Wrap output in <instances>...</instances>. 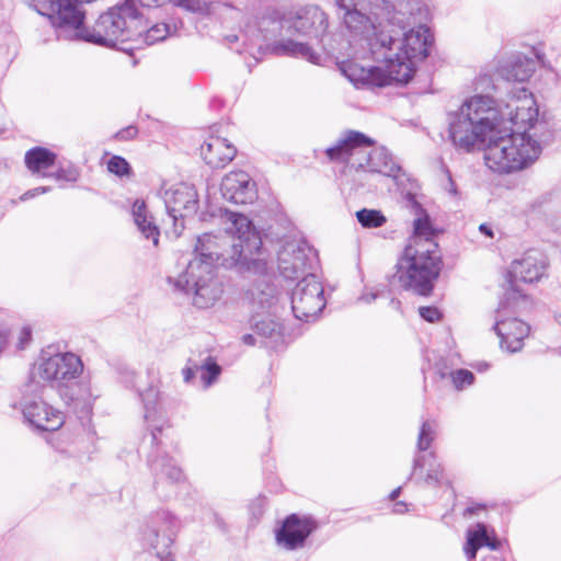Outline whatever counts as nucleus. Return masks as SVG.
Returning a JSON list of instances; mask_svg holds the SVG:
<instances>
[{
    "instance_id": "obj_52",
    "label": "nucleus",
    "mask_w": 561,
    "mask_h": 561,
    "mask_svg": "<svg viewBox=\"0 0 561 561\" xmlns=\"http://www.w3.org/2000/svg\"><path fill=\"white\" fill-rule=\"evenodd\" d=\"M377 298V294H365L363 295L359 299L367 302V304H370L371 301H374L375 299Z\"/></svg>"
},
{
    "instance_id": "obj_11",
    "label": "nucleus",
    "mask_w": 561,
    "mask_h": 561,
    "mask_svg": "<svg viewBox=\"0 0 561 561\" xmlns=\"http://www.w3.org/2000/svg\"><path fill=\"white\" fill-rule=\"evenodd\" d=\"M179 528L180 522L170 512H156L141 526L140 540L158 558L170 556Z\"/></svg>"
},
{
    "instance_id": "obj_36",
    "label": "nucleus",
    "mask_w": 561,
    "mask_h": 561,
    "mask_svg": "<svg viewBox=\"0 0 561 561\" xmlns=\"http://www.w3.org/2000/svg\"><path fill=\"white\" fill-rule=\"evenodd\" d=\"M356 218L364 228H379L387 221L380 210L368 208L356 211Z\"/></svg>"
},
{
    "instance_id": "obj_56",
    "label": "nucleus",
    "mask_w": 561,
    "mask_h": 561,
    "mask_svg": "<svg viewBox=\"0 0 561 561\" xmlns=\"http://www.w3.org/2000/svg\"><path fill=\"white\" fill-rule=\"evenodd\" d=\"M161 561H174L172 559L169 558V556H162V558H160Z\"/></svg>"
},
{
    "instance_id": "obj_29",
    "label": "nucleus",
    "mask_w": 561,
    "mask_h": 561,
    "mask_svg": "<svg viewBox=\"0 0 561 561\" xmlns=\"http://www.w3.org/2000/svg\"><path fill=\"white\" fill-rule=\"evenodd\" d=\"M201 156L211 168H222L236 156V149L227 139L210 137L201 146Z\"/></svg>"
},
{
    "instance_id": "obj_3",
    "label": "nucleus",
    "mask_w": 561,
    "mask_h": 561,
    "mask_svg": "<svg viewBox=\"0 0 561 561\" xmlns=\"http://www.w3.org/2000/svg\"><path fill=\"white\" fill-rule=\"evenodd\" d=\"M26 1L39 14L48 16L58 37L65 39L114 46L118 41L125 42L141 35L147 26L135 0H126L101 14L92 30L84 25V11L76 0Z\"/></svg>"
},
{
    "instance_id": "obj_26",
    "label": "nucleus",
    "mask_w": 561,
    "mask_h": 561,
    "mask_svg": "<svg viewBox=\"0 0 561 561\" xmlns=\"http://www.w3.org/2000/svg\"><path fill=\"white\" fill-rule=\"evenodd\" d=\"M466 538L463 551L469 561L476 559L478 550L482 547H488L493 551L501 547V541L494 530L483 523H477L473 527H470L467 530Z\"/></svg>"
},
{
    "instance_id": "obj_38",
    "label": "nucleus",
    "mask_w": 561,
    "mask_h": 561,
    "mask_svg": "<svg viewBox=\"0 0 561 561\" xmlns=\"http://www.w3.org/2000/svg\"><path fill=\"white\" fill-rule=\"evenodd\" d=\"M108 172L117 176H129L131 167L126 159L121 156H113L107 162Z\"/></svg>"
},
{
    "instance_id": "obj_13",
    "label": "nucleus",
    "mask_w": 561,
    "mask_h": 561,
    "mask_svg": "<svg viewBox=\"0 0 561 561\" xmlns=\"http://www.w3.org/2000/svg\"><path fill=\"white\" fill-rule=\"evenodd\" d=\"M323 287L312 273L297 283L291 293V309L299 320L314 319L324 308Z\"/></svg>"
},
{
    "instance_id": "obj_45",
    "label": "nucleus",
    "mask_w": 561,
    "mask_h": 561,
    "mask_svg": "<svg viewBox=\"0 0 561 561\" xmlns=\"http://www.w3.org/2000/svg\"><path fill=\"white\" fill-rule=\"evenodd\" d=\"M50 191V187L49 186H39V187H36V188H33V190H28L27 192H25L21 197L20 199L21 201H27L30 198H33L39 194H44V193H47Z\"/></svg>"
},
{
    "instance_id": "obj_40",
    "label": "nucleus",
    "mask_w": 561,
    "mask_h": 561,
    "mask_svg": "<svg viewBox=\"0 0 561 561\" xmlns=\"http://www.w3.org/2000/svg\"><path fill=\"white\" fill-rule=\"evenodd\" d=\"M170 2L193 13H204L207 11V3L204 0H170Z\"/></svg>"
},
{
    "instance_id": "obj_1",
    "label": "nucleus",
    "mask_w": 561,
    "mask_h": 561,
    "mask_svg": "<svg viewBox=\"0 0 561 561\" xmlns=\"http://www.w3.org/2000/svg\"><path fill=\"white\" fill-rule=\"evenodd\" d=\"M225 234L204 233L195 247L197 256L210 268L224 266L236 268L251 284L245 289V298L259 307H268L274 301V288L268 276L270 254L263 248L259 231L252 221L242 214L225 210L221 216Z\"/></svg>"
},
{
    "instance_id": "obj_58",
    "label": "nucleus",
    "mask_w": 561,
    "mask_h": 561,
    "mask_svg": "<svg viewBox=\"0 0 561 561\" xmlns=\"http://www.w3.org/2000/svg\"><path fill=\"white\" fill-rule=\"evenodd\" d=\"M247 32H253V30L250 26H248V31Z\"/></svg>"
},
{
    "instance_id": "obj_7",
    "label": "nucleus",
    "mask_w": 561,
    "mask_h": 561,
    "mask_svg": "<svg viewBox=\"0 0 561 561\" xmlns=\"http://www.w3.org/2000/svg\"><path fill=\"white\" fill-rule=\"evenodd\" d=\"M485 165L494 172L507 174L531 165L541 153L540 144L526 131L503 127L493 131L484 144Z\"/></svg>"
},
{
    "instance_id": "obj_14",
    "label": "nucleus",
    "mask_w": 561,
    "mask_h": 561,
    "mask_svg": "<svg viewBox=\"0 0 561 561\" xmlns=\"http://www.w3.org/2000/svg\"><path fill=\"white\" fill-rule=\"evenodd\" d=\"M537 117L536 101L526 88L518 89L511 96L504 111L499 108L500 128L511 127L513 131H525L534 125Z\"/></svg>"
},
{
    "instance_id": "obj_22",
    "label": "nucleus",
    "mask_w": 561,
    "mask_h": 561,
    "mask_svg": "<svg viewBox=\"0 0 561 561\" xmlns=\"http://www.w3.org/2000/svg\"><path fill=\"white\" fill-rule=\"evenodd\" d=\"M139 396L144 403V419L151 432V442L157 444L158 433H161L168 425L160 391L156 387L150 386L144 392H140Z\"/></svg>"
},
{
    "instance_id": "obj_17",
    "label": "nucleus",
    "mask_w": 561,
    "mask_h": 561,
    "mask_svg": "<svg viewBox=\"0 0 561 561\" xmlns=\"http://www.w3.org/2000/svg\"><path fill=\"white\" fill-rule=\"evenodd\" d=\"M287 32L322 41L327 34L329 21L327 13L318 5H305L287 11Z\"/></svg>"
},
{
    "instance_id": "obj_41",
    "label": "nucleus",
    "mask_w": 561,
    "mask_h": 561,
    "mask_svg": "<svg viewBox=\"0 0 561 561\" xmlns=\"http://www.w3.org/2000/svg\"><path fill=\"white\" fill-rule=\"evenodd\" d=\"M451 380L454 386L460 390L473 382L474 375L470 370L458 369L451 373Z\"/></svg>"
},
{
    "instance_id": "obj_18",
    "label": "nucleus",
    "mask_w": 561,
    "mask_h": 561,
    "mask_svg": "<svg viewBox=\"0 0 561 561\" xmlns=\"http://www.w3.org/2000/svg\"><path fill=\"white\" fill-rule=\"evenodd\" d=\"M382 66L360 65L355 59L342 61V73L355 85L385 87L396 82L390 69Z\"/></svg>"
},
{
    "instance_id": "obj_43",
    "label": "nucleus",
    "mask_w": 561,
    "mask_h": 561,
    "mask_svg": "<svg viewBox=\"0 0 561 561\" xmlns=\"http://www.w3.org/2000/svg\"><path fill=\"white\" fill-rule=\"evenodd\" d=\"M199 364L188 359L186 366L182 370L183 379L185 382H192L193 379L198 375Z\"/></svg>"
},
{
    "instance_id": "obj_50",
    "label": "nucleus",
    "mask_w": 561,
    "mask_h": 561,
    "mask_svg": "<svg viewBox=\"0 0 561 561\" xmlns=\"http://www.w3.org/2000/svg\"><path fill=\"white\" fill-rule=\"evenodd\" d=\"M407 510V504L404 502H398L394 504L393 512L397 514H403Z\"/></svg>"
},
{
    "instance_id": "obj_28",
    "label": "nucleus",
    "mask_w": 561,
    "mask_h": 561,
    "mask_svg": "<svg viewBox=\"0 0 561 561\" xmlns=\"http://www.w3.org/2000/svg\"><path fill=\"white\" fill-rule=\"evenodd\" d=\"M412 477H415L416 481H423L428 485H438L444 482V468L437 461L434 451L415 456L410 479Z\"/></svg>"
},
{
    "instance_id": "obj_37",
    "label": "nucleus",
    "mask_w": 561,
    "mask_h": 561,
    "mask_svg": "<svg viewBox=\"0 0 561 561\" xmlns=\"http://www.w3.org/2000/svg\"><path fill=\"white\" fill-rule=\"evenodd\" d=\"M436 436V423L433 421H424L421 425L417 437V450L425 451L430 448L431 444Z\"/></svg>"
},
{
    "instance_id": "obj_44",
    "label": "nucleus",
    "mask_w": 561,
    "mask_h": 561,
    "mask_svg": "<svg viewBox=\"0 0 561 561\" xmlns=\"http://www.w3.org/2000/svg\"><path fill=\"white\" fill-rule=\"evenodd\" d=\"M138 130L135 126H128L116 134L118 140H129L136 137Z\"/></svg>"
},
{
    "instance_id": "obj_33",
    "label": "nucleus",
    "mask_w": 561,
    "mask_h": 561,
    "mask_svg": "<svg viewBox=\"0 0 561 561\" xmlns=\"http://www.w3.org/2000/svg\"><path fill=\"white\" fill-rule=\"evenodd\" d=\"M277 54L306 59L312 64L320 62V55L317 54L310 46L304 43L295 42L293 39H285L278 42L274 46Z\"/></svg>"
},
{
    "instance_id": "obj_15",
    "label": "nucleus",
    "mask_w": 561,
    "mask_h": 561,
    "mask_svg": "<svg viewBox=\"0 0 561 561\" xmlns=\"http://www.w3.org/2000/svg\"><path fill=\"white\" fill-rule=\"evenodd\" d=\"M374 145V140L365 134L356 130L345 131L331 147L327 148L325 154L331 162L344 163L351 168H364L363 153Z\"/></svg>"
},
{
    "instance_id": "obj_32",
    "label": "nucleus",
    "mask_w": 561,
    "mask_h": 561,
    "mask_svg": "<svg viewBox=\"0 0 561 561\" xmlns=\"http://www.w3.org/2000/svg\"><path fill=\"white\" fill-rule=\"evenodd\" d=\"M131 215L141 234L146 239H151L153 245H158L160 232L157 225L153 221L152 216L149 215L147 206L144 201H135L131 208Z\"/></svg>"
},
{
    "instance_id": "obj_23",
    "label": "nucleus",
    "mask_w": 561,
    "mask_h": 561,
    "mask_svg": "<svg viewBox=\"0 0 561 561\" xmlns=\"http://www.w3.org/2000/svg\"><path fill=\"white\" fill-rule=\"evenodd\" d=\"M272 286H274L272 284ZM274 288V301L268 307H259L257 305L253 306L245 297L244 299L248 301L249 306L253 311H265L271 309L275 302H276V288ZM252 329L254 332L260 335L261 337L267 340L265 343H270L271 345H276L283 340V324L275 320L274 317L270 313L267 314H260L256 313L252 317Z\"/></svg>"
},
{
    "instance_id": "obj_31",
    "label": "nucleus",
    "mask_w": 561,
    "mask_h": 561,
    "mask_svg": "<svg viewBox=\"0 0 561 561\" xmlns=\"http://www.w3.org/2000/svg\"><path fill=\"white\" fill-rule=\"evenodd\" d=\"M363 162L365 170L369 172H378L386 175H391L399 168L392 160L390 152L386 148H375L370 152L364 149Z\"/></svg>"
},
{
    "instance_id": "obj_24",
    "label": "nucleus",
    "mask_w": 561,
    "mask_h": 561,
    "mask_svg": "<svg viewBox=\"0 0 561 561\" xmlns=\"http://www.w3.org/2000/svg\"><path fill=\"white\" fill-rule=\"evenodd\" d=\"M311 531L312 526L308 519H300L296 515H291L276 531V540L283 548L294 550L304 545Z\"/></svg>"
},
{
    "instance_id": "obj_54",
    "label": "nucleus",
    "mask_w": 561,
    "mask_h": 561,
    "mask_svg": "<svg viewBox=\"0 0 561 561\" xmlns=\"http://www.w3.org/2000/svg\"><path fill=\"white\" fill-rule=\"evenodd\" d=\"M400 491H401V488H397L396 490H393V491L391 492V494H390V499H391V500L397 499V497L399 496V494H400Z\"/></svg>"
},
{
    "instance_id": "obj_27",
    "label": "nucleus",
    "mask_w": 561,
    "mask_h": 561,
    "mask_svg": "<svg viewBox=\"0 0 561 561\" xmlns=\"http://www.w3.org/2000/svg\"><path fill=\"white\" fill-rule=\"evenodd\" d=\"M535 69L534 59L515 54L501 60L496 71L506 81L525 82L533 76Z\"/></svg>"
},
{
    "instance_id": "obj_21",
    "label": "nucleus",
    "mask_w": 561,
    "mask_h": 561,
    "mask_svg": "<svg viewBox=\"0 0 561 561\" xmlns=\"http://www.w3.org/2000/svg\"><path fill=\"white\" fill-rule=\"evenodd\" d=\"M24 419L36 430L57 431L64 422V414L42 400L25 402L23 408Z\"/></svg>"
},
{
    "instance_id": "obj_48",
    "label": "nucleus",
    "mask_w": 561,
    "mask_h": 561,
    "mask_svg": "<svg viewBox=\"0 0 561 561\" xmlns=\"http://www.w3.org/2000/svg\"><path fill=\"white\" fill-rule=\"evenodd\" d=\"M479 230H480L483 234H485V236H488V237H490V238H492V237H493V231H492L491 227H490V226H488L486 224H481V225L479 226Z\"/></svg>"
},
{
    "instance_id": "obj_8",
    "label": "nucleus",
    "mask_w": 561,
    "mask_h": 561,
    "mask_svg": "<svg viewBox=\"0 0 561 561\" xmlns=\"http://www.w3.org/2000/svg\"><path fill=\"white\" fill-rule=\"evenodd\" d=\"M83 365L79 356L73 353H57L50 355L43 352L31 370V378L34 382H49L57 387L64 400H73L64 392L67 383L80 376Z\"/></svg>"
},
{
    "instance_id": "obj_6",
    "label": "nucleus",
    "mask_w": 561,
    "mask_h": 561,
    "mask_svg": "<svg viewBox=\"0 0 561 561\" xmlns=\"http://www.w3.org/2000/svg\"><path fill=\"white\" fill-rule=\"evenodd\" d=\"M339 16L351 37L356 59L368 57L377 60L374 43L386 36L388 26L383 13V0H335Z\"/></svg>"
},
{
    "instance_id": "obj_34",
    "label": "nucleus",
    "mask_w": 561,
    "mask_h": 561,
    "mask_svg": "<svg viewBox=\"0 0 561 561\" xmlns=\"http://www.w3.org/2000/svg\"><path fill=\"white\" fill-rule=\"evenodd\" d=\"M151 469L159 479H167L172 483H179L184 480L182 469L174 460L165 455L149 460Z\"/></svg>"
},
{
    "instance_id": "obj_25",
    "label": "nucleus",
    "mask_w": 561,
    "mask_h": 561,
    "mask_svg": "<svg viewBox=\"0 0 561 561\" xmlns=\"http://www.w3.org/2000/svg\"><path fill=\"white\" fill-rule=\"evenodd\" d=\"M56 160L57 154L44 147L32 148L25 152L24 157L25 165L33 175L62 180L65 178L62 169L56 172L48 171L55 165Z\"/></svg>"
},
{
    "instance_id": "obj_5",
    "label": "nucleus",
    "mask_w": 561,
    "mask_h": 561,
    "mask_svg": "<svg viewBox=\"0 0 561 561\" xmlns=\"http://www.w3.org/2000/svg\"><path fill=\"white\" fill-rule=\"evenodd\" d=\"M449 137L454 146L466 152L480 148L493 131H501L499 107L489 95H474L449 114Z\"/></svg>"
},
{
    "instance_id": "obj_19",
    "label": "nucleus",
    "mask_w": 561,
    "mask_h": 561,
    "mask_svg": "<svg viewBox=\"0 0 561 561\" xmlns=\"http://www.w3.org/2000/svg\"><path fill=\"white\" fill-rule=\"evenodd\" d=\"M220 191L225 199L234 204H251L257 196L255 182L242 170L226 174Z\"/></svg>"
},
{
    "instance_id": "obj_30",
    "label": "nucleus",
    "mask_w": 561,
    "mask_h": 561,
    "mask_svg": "<svg viewBox=\"0 0 561 561\" xmlns=\"http://www.w3.org/2000/svg\"><path fill=\"white\" fill-rule=\"evenodd\" d=\"M286 18L287 11L285 12L277 8L268 7L260 14L255 27L264 39H270L280 35L283 30L287 31V23H285Z\"/></svg>"
},
{
    "instance_id": "obj_2",
    "label": "nucleus",
    "mask_w": 561,
    "mask_h": 561,
    "mask_svg": "<svg viewBox=\"0 0 561 561\" xmlns=\"http://www.w3.org/2000/svg\"><path fill=\"white\" fill-rule=\"evenodd\" d=\"M386 36L373 42L378 62H385L397 83H408L416 64L424 60L434 43L431 30L421 23L416 0H383Z\"/></svg>"
},
{
    "instance_id": "obj_46",
    "label": "nucleus",
    "mask_w": 561,
    "mask_h": 561,
    "mask_svg": "<svg viewBox=\"0 0 561 561\" xmlns=\"http://www.w3.org/2000/svg\"><path fill=\"white\" fill-rule=\"evenodd\" d=\"M443 171H444V173H445V175H446V179H447V181H448V191H449L451 194H456V185H455V183H454V181H453V179H451V174H450L449 170H448V169H446V168H443Z\"/></svg>"
},
{
    "instance_id": "obj_35",
    "label": "nucleus",
    "mask_w": 561,
    "mask_h": 561,
    "mask_svg": "<svg viewBox=\"0 0 561 561\" xmlns=\"http://www.w3.org/2000/svg\"><path fill=\"white\" fill-rule=\"evenodd\" d=\"M220 373L221 367L211 357H207L199 364L198 375L205 389L209 388L217 380Z\"/></svg>"
},
{
    "instance_id": "obj_39",
    "label": "nucleus",
    "mask_w": 561,
    "mask_h": 561,
    "mask_svg": "<svg viewBox=\"0 0 561 561\" xmlns=\"http://www.w3.org/2000/svg\"><path fill=\"white\" fill-rule=\"evenodd\" d=\"M170 34V26L165 23L156 24L148 28L145 34V42L152 45L163 41Z\"/></svg>"
},
{
    "instance_id": "obj_16",
    "label": "nucleus",
    "mask_w": 561,
    "mask_h": 561,
    "mask_svg": "<svg viewBox=\"0 0 561 561\" xmlns=\"http://www.w3.org/2000/svg\"><path fill=\"white\" fill-rule=\"evenodd\" d=\"M526 306L527 304H520L519 307H514L513 305L507 304V300L505 299L496 310L493 330L500 339L501 348L508 353H516L523 348L524 340L528 336L530 328L526 322L516 317H504V311L507 307L522 309Z\"/></svg>"
},
{
    "instance_id": "obj_55",
    "label": "nucleus",
    "mask_w": 561,
    "mask_h": 561,
    "mask_svg": "<svg viewBox=\"0 0 561 561\" xmlns=\"http://www.w3.org/2000/svg\"><path fill=\"white\" fill-rule=\"evenodd\" d=\"M489 78L486 76H482L479 78L478 84H482L484 81H488Z\"/></svg>"
},
{
    "instance_id": "obj_49",
    "label": "nucleus",
    "mask_w": 561,
    "mask_h": 561,
    "mask_svg": "<svg viewBox=\"0 0 561 561\" xmlns=\"http://www.w3.org/2000/svg\"><path fill=\"white\" fill-rule=\"evenodd\" d=\"M242 342L247 345H255L256 341H255V336L253 334H244L242 336Z\"/></svg>"
},
{
    "instance_id": "obj_9",
    "label": "nucleus",
    "mask_w": 561,
    "mask_h": 561,
    "mask_svg": "<svg viewBox=\"0 0 561 561\" xmlns=\"http://www.w3.org/2000/svg\"><path fill=\"white\" fill-rule=\"evenodd\" d=\"M174 286L184 291L193 290V304L198 308L211 307L224 293L222 283L215 276L214 268L201 261H188Z\"/></svg>"
},
{
    "instance_id": "obj_53",
    "label": "nucleus",
    "mask_w": 561,
    "mask_h": 561,
    "mask_svg": "<svg viewBox=\"0 0 561 561\" xmlns=\"http://www.w3.org/2000/svg\"><path fill=\"white\" fill-rule=\"evenodd\" d=\"M30 339H31V331L28 329H24L22 331L21 344H23L25 341H28Z\"/></svg>"
},
{
    "instance_id": "obj_57",
    "label": "nucleus",
    "mask_w": 561,
    "mask_h": 561,
    "mask_svg": "<svg viewBox=\"0 0 561 561\" xmlns=\"http://www.w3.org/2000/svg\"><path fill=\"white\" fill-rule=\"evenodd\" d=\"M238 38H239V37H238L237 35H233V36H230V37H229V39H230L231 42H233V41H238Z\"/></svg>"
},
{
    "instance_id": "obj_42",
    "label": "nucleus",
    "mask_w": 561,
    "mask_h": 561,
    "mask_svg": "<svg viewBox=\"0 0 561 561\" xmlns=\"http://www.w3.org/2000/svg\"><path fill=\"white\" fill-rule=\"evenodd\" d=\"M419 313L421 318L431 323H435L442 318V313L436 307H421Z\"/></svg>"
},
{
    "instance_id": "obj_4",
    "label": "nucleus",
    "mask_w": 561,
    "mask_h": 561,
    "mask_svg": "<svg viewBox=\"0 0 561 561\" xmlns=\"http://www.w3.org/2000/svg\"><path fill=\"white\" fill-rule=\"evenodd\" d=\"M413 229V236L397 262L396 277L404 289L428 296L440 272L438 245L426 215L414 220Z\"/></svg>"
},
{
    "instance_id": "obj_47",
    "label": "nucleus",
    "mask_w": 561,
    "mask_h": 561,
    "mask_svg": "<svg viewBox=\"0 0 561 561\" xmlns=\"http://www.w3.org/2000/svg\"><path fill=\"white\" fill-rule=\"evenodd\" d=\"M144 7H159L162 5L167 0H138Z\"/></svg>"
},
{
    "instance_id": "obj_20",
    "label": "nucleus",
    "mask_w": 561,
    "mask_h": 561,
    "mask_svg": "<svg viewBox=\"0 0 561 561\" xmlns=\"http://www.w3.org/2000/svg\"><path fill=\"white\" fill-rule=\"evenodd\" d=\"M312 252L296 242L286 243L278 252V270L287 279H295L310 267Z\"/></svg>"
},
{
    "instance_id": "obj_12",
    "label": "nucleus",
    "mask_w": 561,
    "mask_h": 561,
    "mask_svg": "<svg viewBox=\"0 0 561 561\" xmlns=\"http://www.w3.org/2000/svg\"><path fill=\"white\" fill-rule=\"evenodd\" d=\"M169 219L175 234L184 229V218L193 216L198 209V195L193 185L180 183L165 188L162 193Z\"/></svg>"
},
{
    "instance_id": "obj_10",
    "label": "nucleus",
    "mask_w": 561,
    "mask_h": 561,
    "mask_svg": "<svg viewBox=\"0 0 561 561\" xmlns=\"http://www.w3.org/2000/svg\"><path fill=\"white\" fill-rule=\"evenodd\" d=\"M546 256L537 251L525 252L522 257L512 262L507 273L508 287L505 293L507 304L519 307L520 304H528V297L518 286V282H538L547 268Z\"/></svg>"
},
{
    "instance_id": "obj_51",
    "label": "nucleus",
    "mask_w": 561,
    "mask_h": 561,
    "mask_svg": "<svg viewBox=\"0 0 561 561\" xmlns=\"http://www.w3.org/2000/svg\"><path fill=\"white\" fill-rule=\"evenodd\" d=\"M483 508V505H480V504H477V505H472V506H469L466 512H465V516L467 515H473L476 514L478 511L482 510Z\"/></svg>"
}]
</instances>
